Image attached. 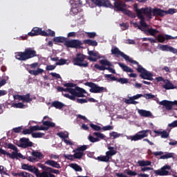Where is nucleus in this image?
<instances>
[{"mask_svg": "<svg viewBox=\"0 0 177 177\" xmlns=\"http://www.w3.org/2000/svg\"><path fill=\"white\" fill-rule=\"evenodd\" d=\"M64 92H68L70 94H64V97H67V99H70V100H73L75 102V97H85V95L84 93H86V91L85 89L76 86L75 88H64Z\"/></svg>", "mask_w": 177, "mask_h": 177, "instance_id": "obj_1", "label": "nucleus"}, {"mask_svg": "<svg viewBox=\"0 0 177 177\" xmlns=\"http://www.w3.org/2000/svg\"><path fill=\"white\" fill-rule=\"evenodd\" d=\"M37 51L31 48H27L24 52H19L15 55L17 60H21V62H26V60H29V59H32L33 57H37Z\"/></svg>", "mask_w": 177, "mask_h": 177, "instance_id": "obj_2", "label": "nucleus"}, {"mask_svg": "<svg viewBox=\"0 0 177 177\" xmlns=\"http://www.w3.org/2000/svg\"><path fill=\"white\" fill-rule=\"evenodd\" d=\"M39 167L43 171L39 172V169H38L39 177H56V176L53 174H55L56 175H60V171L58 169H53L44 165H41Z\"/></svg>", "mask_w": 177, "mask_h": 177, "instance_id": "obj_3", "label": "nucleus"}, {"mask_svg": "<svg viewBox=\"0 0 177 177\" xmlns=\"http://www.w3.org/2000/svg\"><path fill=\"white\" fill-rule=\"evenodd\" d=\"M100 64H102V66L95 64L94 65L95 68L99 70L100 71H104V70H108L109 73H112V74H115V70L111 68L113 67V64H111L110 61L107 59H101L100 60Z\"/></svg>", "mask_w": 177, "mask_h": 177, "instance_id": "obj_4", "label": "nucleus"}, {"mask_svg": "<svg viewBox=\"0 0 177 177\" xmlns=\"http://www.w3.org/2000/svg\"><path fill=\"white\" fill-rule=\"evenodd\" d=\"M136 64L138 66V68H136V71L138 73H140V77L142 80H147L148 81H153V75L151 73L147 71L142 65L139 64V62L138 64Z\"/></svg>", "mask_w": 177, "mask_h": 177, "instance_id": "obj_5", "label": "nucleus"}, {"mask_svg": "<svg viewBox=\"0 0 177 177\" xmlns=\"http://www.w3.org/2000/svg\"><path fill=\"white\" fill-rule=\"evenodd\" d=\"M134 10L137 15H139L140 12L141 16H143L144 15L147 19H153V9H151V7H146L139 9L138 5H135Z\"/></svg>", "mask_w": 177, "mask_h": 177, "instance_id": "obj_6", "label": "nucleus"}, {"mask_svg": "<svg viewBox=\"0 0 177 177\" xmlns=\"http://www.w3.org/2000/svg\"><path fill=\"white\" fill-rule=\"evenodd\" d=\"M111 52L112 55H114L117 57H118V56H121V57H123L124 60H126L127 62H129V63H131V64H138L137 61L130 59L129 56L122 53V51L120 50L119 48L114 47L111 50Z\"/></svg>", "mask_w": 177, "mask_h": 177, "instance_id": "obj_7", "label": "nucleus"}, {"mask_svg": "<svg viewBox=\"0 0 177 177\" xmlns=\"http://www.w3.org/2000/svg\"><path fill=\"white\" fill-rule=\"evenodd\" d=\"M86 56L84 55V54L77 53L76 55V57L73 59V64L74 66H78L79 67H88L89 64L88 62L84 61Z\"/></svg>", "mask_w": 177, "mask_h": 177, "instance_id": "obj_8", "label": "nucleus"}, {"mask_svg": "<svg viewBox=\"0 0 177 177\" xmlns=\"http://www.w3.org/2000/svg\"><path fill=\"white\" fill-rule=\"evenodd\" d=\"M86 86H88L90 88L89 91L91 93H103L104 91H106V88L103 86H99L97 84L92 82H86L84 83Z\"/></svg>", "mask_w": 177, "mask_h": 177, "instance_id": "obj_9", "label": "nucleus"}, {"mask_svg": "<svg viewBox=\"0 0 177 177\" xmlns=\"http://www.w3.org/2000/svg\"><path fill=\"white\" fill-rule=\"evenodd\" d=\"M171 168V166L165 165V166L162 167L160 169L154 170L153 172L156 176H168L171 175L169 172Z\"/></svg>", "mask_w": 177, "mask_h": 177, "instance_id": "obj_10", "label": "nucleus"}, {"mask_svg": "<svg viewBox=\"0 0 177 177\" xmlns=\"http://www.w3.org/2000/svg\"><path fill=\"white\" fill-rule=\"evenodd\" d=\"M147 132H149V130H142L139 132H138L136 135L134 136H131L129 137H127V139L136 142L138 140H142L144 138H147Z\"/></svg>", "mask_w": 177, "mask_h": 177, "instance_id": "obj_11", "label": "nucleus"}, {"mask_svg": "<svg viewBox=\"0 0 177 177\" xmlns=\"http://www.w3.org/2000/svg\"><path fill=\"white\" fill-rule=\"evenodd\" d=\"M64 45L66 48H75V49H80L81 48V45H82V42L78 39H72L67 40Z\"/></svg>", "mask_w": 177, "mask_h": 177, "instance_id": "obj_12", "label": "nucleus"}, {"mask_svg": "<svg viewBox=\"0 0 177 177\" xmlns=\"http://www.w3.org/2000/svg\"><path fill=\"white\" fill-rule=\"evenodd\" d=\"M113 5L114 10L116 12H125L127 10V8H127V4L121 0L115 1Z\"/></svg>", "mask_w": 177, "mask_h": 177, "instance_id": "obj_13", "label": "nucleus"}, {"mask_svg": "<svg viewBox=\"0 0 177 177\" xmlns=\"http://www.w3.org/2000/svg\"><path fill=\"white\" fill-rule=\"evenodd\" d=\"M42 124L44 126H39V131H48L49 128H55L56 124L50 121L42 120Z\"/></svg>", "mask_w": 177, "mask_h": 177, "instance_id": "obj_14", "label": "nucleus"}, {"mask_svg": "<svg viewBox=\"0 0 177 177\" xmlns=\"http://www.w3.org/2000/svg\"><path fill=\"white\" fill-rule=\"evenodd\" d=\"M151 154H153L156 157H157L158 156H160V160H168V158H174V153H167L166 154L162 155L164 154L162 151H155V152H152Z\"/></svg>", "mask_w": 177, "mask_h": 177, "instance_id": "obj_15", "label": "nucleus"}, {"mask_svg": "<svg viewBox=\"0 0 177 177\" xmlns=\"http://www.w3.org/2000/svg\"><path fill=\"white\" fill-rule=\"evenodd\" d=\"M20 145L19 147H22L23 149H27V147H32V142L30 141L29 138H22L20 139Z\"/></svg>", "mask_w": 177, "mask_h": 177, "instance_id": "obj_16", "label": "nucleus"}, {"mask_svg": "<svg viewBox=\"0 0 177 177\" xmlns=\"http://www.w3.org/2000/svg\"><path fill=\"white\" fill-rule=\"evenodd\" d=\"M176 37H174L169 35H158L157 37V41L160 44H164L165 41H169V39H176Z\"/></svg>", "mask_w": 177, "mask_h": 177, "instance_id": "obj_17", "label": "nucleus"}, {"mask_svg": "<svg viewBox=\"0 0 177 177\" xmlns=\"http://www.w3.org/2000/svg\"><path fill=\"white\" fill-rule=\"evenodd\" d=\"M97 6H106V8H114L109 0H93Z\"/></svg>", "mask_w": 177, "mask_h": 177, "instance_id": "obj_18", "label": "nucleus"}, {"mask_svg": "<svg viewBox=\"0 0 177 177\" xmlns=\"http://www.w3.org/2000/svg\"><path fill=\"white\" fill-rule=\"evenodd\" d=\"M159 49L162 50V52H171V53H174L177 55V49L174 47L169 46V45H159Z\"/></svg>", "mask_w": 177, "mask_h": 177, "instance_id": "obj_19", "label": "nucleus"}, {"mask_svg": "<svg viewBox=\"0 0 177 177\" xmlns=\"http://www.w3.org/2000/svg\"><path fill=\"white\" fill-rule=\"evenodd\" d=\"M44 32V30H42V28L35 27L32 29L30 32L28 33V35L29 37H36L37 35H41Z\"/></svg>", "mask_w": 177, "mask_h": 177, "instance_id": "obj_20", "label": "nucleus"}, {"mask_svg": "<svg viewBox=\"0 0 177 177\" xmlns=\"http://www.w3.org/2000/svg\"><path fill=\"white\" fill-rule=\"evenodd\" d=\"M152 16L158 17H164L165 16V10L161 8H154L152 9Z\"/></svg>", "mask_w": 177, "mask_h": 177, "instance_id": "obj_21", "label": "nucleus"}, {"mask_svg": "<svg viewBox=\"0 0 177 177\" xmlns=\"http://www.w3.org/2000/svg\"><path fill=\"white\" fill-rule=\"evenodd\" d=\"M165 84L162 85L163 89H166V91H169V89H175L176 88V86H174V84L169 81L168 79H165Z\"/></svg>", "mask_w": 177, "mask_h": 177, "instance_id": "obj_22", "label": "nucleus"}, {"mask_svg": "<svg viewBox=\"0 0 177 177\" xmlns=\"http://www.w3.org/2000/svg\"><path fill=\"white\" fill-rule=\"evenodd\" d=\"M159 104H160V106H164L166 110H171L173 107L172 101H169L167 100L160 102Z\"/></svg>", "mask_w": 177, "mask_h": 177, "instance_id": "obj_23", "label": "nucleus"}, {"mask_svg": "<svg viewBox=\"0 0 177 177\" xmlns=\"http://www.w3.org/2000/svg\"><path fill=\"white\" fill-rule=\"evenodd\" d=\"M138 114H140V115H141V117H145V118H148L153 117V113H151V112L150 111L139 109L138 111Z\"/></svg>", "mask_w": 177, "mask_h": 177, "instance_id": "obj_24", "label": "nucleus"}, {"mask_svg": "<svg viewBox=\"0 0 177 177\" xmlns=\"http://www.w3.org/2000/svg\"><path fill=\"white\" fill-rule=\"evenodd\" d=\"M46 165H49V167H52L53 168H57L58 169L62 168L60 167V164L57 162L52 160H48L45 162Z\"/></svg>", "mask_w": 177, "mask_h": 177, "instance_id": "obj_25", "label": "nucleus"}, {"mask_svg": "<svg viewBox=\"0 0 177 177\" xmlns=\"http://www.w3.org/2000/svg\"><path fill=\"white\" fill-rule=\"evenodd\" d=\"M0 154H3V156H8L10 158H12V160H15V158H17L16 152L13 151L12 153L5 151L2 148H0Z\"/></svg>", "mask_w": 177, "mask_h": 177, "instance_id": "obj_26", "label": "nucleus"}, {"mask_svg": "<svg viewBox=\"0 0 177 177\" xmlns=\"http://www.w3.org/2000/svg\"><path fill=\"white\" fill-rule=\"evenodd\" d=\"M145 31L146 35H151L152 37H156L160 32L157 29L153 28H148Z\"/></svg>", "mask_w": 177, "mask_h": 177, "instance_id": "obj_27", "label": "nucleus"}, {"mask_svg": "<svg viewBox=\"0 0 177 177\" xmlns=\"http://www.w3.org/2000/svg\"><path fill=\"white\" fill-rule=\"evenodd\" d=\"M52 107H55V109H58L59 110H62L63 107H64L66 105L59 101H54L51 104Z\"/></svg>", "mask_w": 177, "mask_h": 177, "instance_id": "obj_28", "label": "nucleus"}, {"mask_svg": "<svg viewBox=\"0 0 177 177\" xmlns=\"http://www.w3.org/2000/svg\"><path fill=\"white\" fill-rule=\"evenodd\" d=\"M30 96L31 95L30 93L23 95L21 100V102H23V103H30V102H32V98H31Z\"/></svg>", "mask_w": 177, "mask_h": 177, "instance_id": "obj_29", "label": "nucleus"}, {"mask_svg": "<svg viewBox=\"0 0 177 177\" xmlns=\"http://www.w3.org/2000/svg\"><path fill=\"white\" fill-rule=\"evenodd\" d=\"M120 68H122V70L124 71L125 73H133V71L132 68H129V66L122 64V63H118Z\"/></svg>", "mask_w": 177, "mask_h": 177, "instance_id": "obj_30", "label": "nucleus"}, {"mask_svg": "<svg viewBox=\"0 0 177 177\" xmlns=\"http://www.w3.org/2000/svg\"><path fill=\"white\" fill-rule=\"evenodd\" d=\"M44 69L37 68V70H30L28 71L29 74H31V75H39V74H42L44 73Z\"/></svg>", "mask_w": 177, "mask_h": 177, "instance_id": "obj_31", "label": "nucleus"}, {"mask_svg": "<svg viewBox=\"0 0 177 177\" xmlns=\"http://www.w3.org/2000/svg\"><path fill=\"white\" fill-rule=\"evenodd\" d=\"M84 44H85V45H89L90 46H97V41H96V40L85 39L84 40Z\"/></svg>", "mask_w": 177, "mask_h": 177, "instance_id": "obj_32", "label": "nucleus"}, {"mask_svg": "<svg viewBox=\"0 0 177 177\" xmlns=\"http://www.w3.org/2000/svg\"><path fill=\"white\" fill-rule=\"evenodd\" d=\"M137 164L139 167H149V165H151V162L150 160H138Z\"/></svg>", "mask_w": 177, "mask_h": 177, "instance_id": "obj_33", "label": "nucleus"}, {"mask_svg": "<svg viewBox=\"0 0 177 177\" xmlns=\"http://www.w3.org/2000/svg\"><path fill=\"white\" fill-rule=\"evenodd\" d=\"M137 17L140 19V24L141 27H147V24L145 21V17L140 15V12L138 11V15Z\"/></svg>", "mask_w": 177, "mask_h": 177, "instance_id": "obj_34", "label": "nucleus"}, {"mask_svg": "<svg viewBox=\"0 0 177 177\" xmlns=\"http://www.w3.org/2000/svg\"><path fill=\"white\" fill-rule=\"evenodd\" d=\"M70 167L76 171V172H82V167H81V166L78 165L77 163H71Z\"/></svg>", "mask_w": 177, "mask_h": 177, "instance_id": "obj_35", "label": "nucleus"}, {"mask_svg": "<svg viewBox=\"0 0 177 177\" xmlns=\"http://www.w3.org/2000/svg\"><path fill=\"white\" fill-rule=\"evenodd\" d=\"M48 32H46V31L43 30L42 37H55L56 35L55 31L52 30H48Z\"/></svg>", "mask_w": 177, "mask_h": 177, "instance_id": "obj_36", "label": "nucleus"}, {"mask_svg": "<svg viewBox=\"0 0 177 177\" xmlns=\"http://www.w3.org/2000/svg\"><path fill=\"white\" fill-rule=\"evenodd\" d=\"M29 172H32V174H35V175L37 177H39V176H38V168L35 167V166H32V165H29V169L28 170Z\"/></svg>", "mask_w": 177, "mask_h": 177, "instance_id": "obj_37", "label": "nucleus"}, {"mask_svg": "<svg viewBox=\"0 0 177 177\" xmlns=\"http://www.w3.org/2000/svg\"><path fill=\"white\" fill-rule=\"evenodd\" d=\"M54 42H59L63 44H66V41H67V38L64 37H56L53 38Z\"/></svg>", "mask_w": 177, "mask_h": 177, "instance_id": "obj_38", "label": "nucleus"}, {"mask_svg": "<svg viewBox=\"0 0 177 177\" xmlns=\"http://www.w3.org/2000/svg\"><path fill=\"white\" fill-rule=\"evenodd\" d=\"M97 160L102 162H109V161H110V157L106 156V155L103 156H98Z\"/></svg>", "mask_w": 177, "mask_h": 177, "instance_id": "obj_39", "label": "nucleus"}, {"mask_svg": "<svg viewBox=\"0 0 177 177\" xmlns=\"http://www.w3.org/2000/svg\"><path fill=\"white\" fill-rule=\"evenodd\" d=\"M93 136H95L97 138V139H100L102 140H104V138H106V136H104V134L100 133V132H94L93 133Z\"/></svg>", "mask_w": 177, "mask_h": 177, "instance_id": "obj_40", "label": "nucleus"}, {"mask_svg": "<svg viewBox=\"0 0 177 177\" xmlns=\"http://www.w3.org/2000/svg\"><path fill=\"white\" fill-rule=\"evenodd\" d=\"M73 156H74V158H76L77 160H81V158L84 157V152H81L80 151H75Z\"/></svg>", "mask_w": 177, "mask_h": 177, "instance_id": "obj_41", "label": "nucleus"}, {"mask_svg": "<svg viewBox=\"0 0 177 177\" xmlns=\"http://www.w3.org/2000/svg\"><path fill=\"white\" fill-rule=\"evenodd\" d=\"M64 64H67V59L63 58L58 59V62L55 63V66H64Z\"/></svg>", "mask_w": 177, "mask_h": 177, "instance_id": "obj_42", "label": "nucleus"}, {"mask_svg": "<svg viewBox=\"0 0 177 177\" xmlns=\"http://www.w3.org/2000/svg\"><path fill=\"white\" fill-rule=\"evenodd\" d=\"M124 12L126 15H127V16H129V17H131V19H135L136 17V15L133 12H132L129 10H126L125 12Z\"/></svg>", "mask_w": 177, "mask_h": 177, "instance_id": "obj_43", "label": "nucleus"}, {"mask_svg": "<svg viewBox=\"0 0 177 177\" xmlns=\"http://www.w3.org/2000/svg\"><path fill=\"white\" fill-rule=\"evenodd\" d=\"M57 136H59V138H61V139L65 140L68 138V133L58 132Z\"/></svg>", "mask_w": 177, "mask_h": 177, "instance_id": "obj_44", "label": "nucleus"}, {"mask_svg": "<svg viewBox=\"0 0 177 177\" xmlns=\"http://www.w3.org/2000/svg\"><path fill=\"white\" fill-rule=\"evenodd\" d=\"M32 156H33V157H36V158H38L39 160L42 159V153H41V152L33 151L32 152Z\"/></svg>", "mask_w": 177, "mask_h": 177, "instance_id": "obj_45", "label": "nucleus"}, {"mask_svg": "<svg viewBox=\"0 0 177 177\" xmlns=\"http://www.w3.org/2000/svg\"><path fill=\"white\" fill-rule=\"evenodd\" d=\"M104 78H107L109 81H117L118 78L113 75L105 74L104 75Z\"/></svg>", "mask_w": 177, "mask_h": 177, "instance_id": "obj_46", "label": "nucleus"}, {"mask_svg": "<svg viewBox=\"0 0 177 177\" xmlns=\"http://www.w3.org/2000/svg\"><path fill=\"white\" fill-rule=\"evenodd\" d=\"M116 81L117 82H120V84H122V85H124V84H128V82H129V80L124 77H120L119 79L118 78Z\"/></svg>", "mask_w": 177, "mask_h": 177, "instance_id": "obj_47", "label": "nucleus"}, {"mask_svg": "<svg viewBox=\"0 0 177 177\" xmlns=\"http://www.w3.org/2000/svg\"><path fill=\"white\" fill-rule=\"evenodd\" d=\"M8 149H10L11 150H13L16 153H19V149H17V147L12 143H8Z\"/></svg>", "mask_w": 177, "mask_h": 177, "instance_id": "obj_48", "label": "nucleus"}, {"mask_svg": "<svg viewBox=\"0 0 177 177\" xmlns=\"http://www.w3.org/2000/svg\"><path fill=\"white\" fill-rule=\"evenodd\" d=\"M88 149V145H82L80 147L77 148L75 150H73V151H85Z\"/></svg>", "mask_w": 177, "mask_h": 177, "instance_id": "obj_49", "label": "nucleus"}, {"mask_svg": "<svg viewBox=\"0 0 177 177\" xmlns=\"http://www.w3.org/2000/svg\"><path fill=\"white\" fill-rule=\"evenodd\" d=\"M12 107H15V109H23L24 107V104L22 102L14 103L12 104Z\"/></svg>", "mask_w": 177, "mask_h": 177, "instance_id": "obj_50", "label": "nucleus"}, {"mask_svg": "<svg viewBox=\"0 0 177 177\" xmlns=\"http://www.w3.org/2000/svg\"><path fill=\"white\" fill-rule=\"evenodd\" d=\"M125 172L129 176H136V175H138V173H136V171H133L131 169H126Z\"/></svg>", "mask_w": 177, "mask_h": 177, "instance_id": "obj_51", "label": "nucleus"}, {"mask_svg": "<svg viewBox=\"0 0 177 177\" xmlns=\"http://www.w3.org/2000/svg\"><path fill=\"white\" fill-rule=\"evenodd\" d=\"M7 169L6 168H4L3 166L0 165V174L1 175H7V176H9V174L6 172Z\"/></svg>", "mask_w": 177, "mask_h": 177, "instance_id": "obj_52", "label": "nucleus"}, {"mask_svg": "<svg viewBox=\"0 0 177 177\" xmlns=\"http://www.w3.org/2000/svg\"><path fill=\"white\" fill-rule=\"evenodd\" d=\"M63 157H64L66 160H70V161H74V158H75L74 155L66 154V153L63 154Z\"/></svg>", "mask_w": 177, "mask_h": 177, "instance_id": "obj_53", "label": "nucleus"}, {"mask_svg": "<svg viewBox=\"0 0 177 177\" xmlns=\"http://www.w3.org/2000/svg\"><path fill=\"white\" fill-rule=\"evenodd\" d=\"M88 55L90 56H94L95 57H97V59H100V54L97 52H94L93 50L88 51Z\"/></svg>", "mask_w": 177, "mask_h": 177, "instance_id": "obj_54", "label": "nucleus"}, {"mask_svg": "<svg viewBox=\"0 0 177 177\" xmlns=\"http://www.w3.org/2000/svg\"><path fill=\"white\" fill-rule=\"evenodd\" d=\"M88 140L91 142V143H96V142H100V139L95 138L92 136H88Z\"/></svg>", "mask_w": 177, "mask_h": 177, "instance_id": "obj_55", "label": "nucleus"}, {"mask_svg": "<svg viewBox=\"0 0 177 177\" xmlns=\"http://www.w3.org/2000/svg\"><path fill=\"white\" fill-rule=\"evenodd\" d=\"M176 10L175 8H169L168 10H165V15H174V13H176Z\"/></svg>", "mask_w": 177, "mask_h": 177, "instance_id": "obj_56", "label": "nucleus"}, {"mask_svg": "<svg viewBox=\"0 0 177 177\" xmlns=\"http://www.w3.org/2000/svg\"><path fill=\"white\" fill-rule=\"evenodd\" d=\"M90 127L91 128H92V129H93V131H100L102 129V128L100 127V126L99 125H96V124H90Z\"/></svg>", "mask_w": 177, "mask_h": 177, "instance_id": "obj_57", "label": "nucleus"}, {"mask_svg": "<svg viewBox=\"0 0 177 177\" xmlns=\"http://www.w3.org/2000/svg\"><path fill=\"white\" fill-rule=\"evenodd\" d=\"M45 133H32V138H42Z\"/></svg>", "mask_w": 177, "mask_h": 177, "instance_id": "obj_58", "label": "nucleus"}, {"mask_svg": "<svg viewBox=\"0 0 177 177\" xmlns=\"http://www.w3.org/2000/svg\"><path fill=\"white\" fill-rule=\"evenodd\" d=\"M142 97H145V99H154L156 97V95L151 94V93H146L142 95Z\"/></svg>", "mask_w": 177, "mask_h": 177, "instance_id": "obj_59", "label": "nucleus"}, {"mask_svg": "<svg viewBox=\"0 0 177 177\" xmlns=\"http://www.w3.org/2000/svg\"><path fill=\"white\" fill-rule=\"evenodd\" d=\"M117 154V151H108L106 152V157H112V156H115Z\"/></svg>", "mask_w": 177, "mask_h": 177, "instance_id": "obj_60", "label": "nucleus"}, {"mask_svg": "<svg viewBox=\"0 0 177 177\" xmlns=\"http://www.w3.org/2000/svg\"><path fill=\"white\" fill-rule=\"evenodd\" d=\"M64 86H66V88H75L77 87V84L71 82L65 83L64 84Z\"/></svg>", "mask_w": 177, "mask_h": 177, "instance_id": "obj_61", "label": "nucleus"}, {"mask_svg": "<svg viewBox=\"0 0 177 177\" xmlns=\"http://www.w3.org/2000/svg\"><path fill=\"white\" fill-rule=\"evenodd\" d=\"M86 34L88 38H95L96 37V32H87Z\"/></svg>", "mask_w": 177, "mask_h": 177, "instance_id": "obj_62", "label": "nucleus"}, {"mask_svg": "<svg viewBox=\"0 0 177 177\" xmlns=\"http://www.w3.org/2000/svg\"><path fill=\"white\" fill-rule=\"evenodd\" d=\"M78 12V8H77L72 7L71 9V15H73L74 16H75V15H77Z\"/></svg>", "mask_w": 177, "mask_h": 177, "instance_id": "obj_63", "label": "nucleus"}, {"mask_svg": "<svg viewBox=\"0 0 177 177\" xmlns=\"http://www.w3.org/2000/svg\"><path fill=\"white\" fill-rule=\"evenodd\" d=\"M169 128H176L177 127V120H174L173 122L168 124Z\"/></svg>", "mask_w": 177, "mask_h": 177, "instance_id": "obj_64", "label": "nucleus"}]
</instances>
